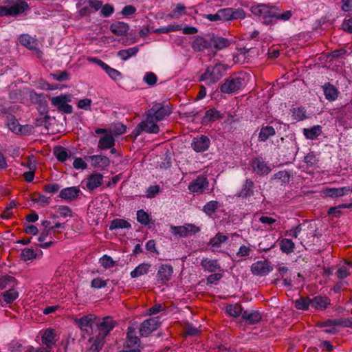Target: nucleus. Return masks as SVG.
Masks as SVG:
<instances>
[{
  "instance_id": "obj_10",
  "label": "nucleus",
  "mask_w": 352,
  "mask_h": 352,
  "mask_svg": "<svg viewBox=\"0 0 352 352\" xmlns=\"http://www.w3.org/2000/svg\"><path fill=\"white\" fill-rule=\"evenodd\" d=\"M161 323V317H153L144 320L140 329V333L142 336H147L151 332L157 329Z\"/></svg>"
},
{
  "instance_id": "obj_52",
  "label": "nucleus",
  "mask_w": 352,
  "mask_h": 352,
  "mask_svg": "<svg viewBox=\"0 0 352 352\" xmlns=\"http://www.w3.org/2000/svg\"><path fill=\"white\" fill-rule=\"evenodd\" d=\"M103 340L101 338H96L86 352H98L103 345Z\"/></svg>"
},
{
  "instance_id": "obj_14",
  "label": "nucleus",
  "mask_w": 352,
  "mask_h": 352,
  "mask_svg": "<svg viewBox=\"0 0 352 352\" xmlns=\"http://www.w3.org/2000/svg\"><path fill=\"white\" fill-rule=\"evenodd\" d=\"M330 305V299L327 296H316L311 298V311H322Z\"/></svg>"
},
{
  "instance_id": "obj_24",
  "label": "nucleus",
  "mask_w": 352,
  "mask_h": 352,
  "mask_svg": "<svg viewBox=\"0 0 352 352\" xmlns=\"http://www.w3.org/2000/svg\"><path fill=\"white\" fill-rule=\"evenodd\" d=\"M115 144V139L111 133H108L102 136L98 142V148L101 150L111 148Z\"/></svg>"
},
{
  "instance_id": "obj_27",
  "label": "nucleus",
  "mask_w": 352,
  "mask_h": 352,
  "mask_svg": "<svg viewBox=\"0 0 352 352\" xmlns=\"http://www.w3.org/2000/svg\"><path fill=\"white\" fill-rule=\"evenodd\" d=\"M252 167L254 171L260 175L268 174L270 171V168L260 158H256L253 161Z\"/></svg>"
},
{
  "instance_id": "obj_21",
  "label": "nucleus",
  "mask_w": 352,
  "mask_h": 352,
  "mask_svg": "<svg viewBox=\"0 0 352 352\" xmlns=\"http://www.w3.org/2000/svg\"><path fill=\"white\" fill-rule=\"evenodd\" d=\"M173 269L170 265L163 264L160 266L157 273V280L162 283L168 281L173 275Z\"/></svg>"
},
{
  "instance_id": "obj_39",
  "label": "nucleus",
  "mask_w": 352,
  "mask_h": 352,
  "mask_svg": "<svg viewBox=\"0 0 352 352\" xmlns=\"http://www.w3.org/2000/svg\"><path fill=\"white\" fill-rule=\"evenodd\" d=\"M38 253L33 248H24L21 250V258L24 261H29L36 258Z\"/></svg>"
},
{
  "instance_id": "obj_3",
  "label": "nucleus",
  "mask_w": 352,
  "mask_h": 352,
  "mask_svg": "<svg viewBox=\"0 0 352 352\" xmlns=\"http://www.w3.org/2000/svg\"><path fill=\"white\" fill-rule=\"evenodd\" d=\"M251 11L254 15L261 17L264 20V23L269 24L275 19L278 8L274 6L260 4L252 6Z\"/></svg>"
},
{
  "instance_id": "obj_1",
  "label": "nucleus",
  "mask_w": 352,
  "mask_h": 352,
  "mask_svg": "<svg viewBox=\"0 0 352 352\" xmlns=\"http://www.w3.org/2000/svg\"><path fill=\"white\" fill-rule=\"evenodd\" d=\"M248 76L246 74H238L230 76L220 87L224 94H234L241 90L248 83Z\"/></svg>"
},
{
  "instance_id": "obj_42",
  "label": "nucleus",
  "mask_w": 352,
  "mask_h": 352,
  "mask_svg": "<svg viewBox=\"0 0 352 352\" xmlns=\"http://www.w3.org/2000/svg\"><path fill=\"white\" fill-rule=\"evenodd\" d=\"M207 47V41L201 36L196 37L192 44V47L193 48L194 50L196 51H202Z\"/></svg>"
},
{
  "instance_id": "obj_36",
  "label": "nucleus",
  "mask_w": 352,
  "mask_h": 352,
  "mask_svg": "<svg viewBox=\"0 0 352 352\" xmlns=\"http://www.w3.org/2000/svg\"><path fill=\"white\" fill-rule=\"evenodd\" d=\"M254 183L250 179H247L243 188L237 193L239 197H247L252 194Z\"/></svg>"
},
{
  "instance_id": "obj_59",
  "label": "nucleus",
  "mask_w": 352,
  "mask_h": 352,
  "mask_svg": "<svg viewBox=\"0 0 352 352\" xmlns=\"http://www.w3.org/2000/svg\"><path fill=\"white\" fill-rule=\"evenodd\" d=\"M107 285V281L101 278H96L91 283V287L94 289H101Z\"/></svg>"
},
{
  "instance_id": "obj_2",
  "label": "nucleus",
  "mask_w": 352,
  "mask_h": 352,
  "mask_svg": "<svg viewBox=\"0 0 352 352\" xmlns=\"http://www.w3.org/2000/svg\"><path fill=\"white\" fill-rule=\"evenodd\" d=\"M226 71V67L221 63L208 67L206 72L200 76V80L210 85L218 82Z\"/></svg>"
},
{
  "instance_id": "obj_64",
  "label": "nucleus",
  "mask_w": 352,
  "mask_h": 352,
  "mask_svg": "<svg viewBox=\"0 0 352 352\" xmlns=\"http://www.w3.org/2000/svg\"><path fill=\"white\" fill-rule=\"evenodd\" d=\"M91 100L89 98H85L80 100L78 102V107L80 109H84V110H89L90 109L91 104Z\"/></svg>"
},
{
  "instance_id": "obj_33",
  "label": "nucleus",
  "mask_w": 352,
  "mask_h": 352,
  "mask_svg": "<svg viewBox=\"0 0 352 352\" xmlns=\"http://www.w3.org/2000/svg\"><path fill=\"white\" fill-rule=\"evenodd\" d=\"M201 265L205 270L210 272H216L220 269V266L217 260L204 258L201 260Z\"/></svg>"
},
{
  "instance_id": "obj_20",
  "label": "nucleus",
  "mask_w": 352,
  "mask_h": 352,
  "mask_svg": "<svg viewBox=\"0 0 352 352\" xmlns=\"http://www.w3.org/2000/svg\"><path fill=\"white\" fill-rule=\"evenodd\" d=\"M95 319V316L89 314L80 318L75 319V322L78 325L81 330L89 332L92 330Z\"/></svg>"
},
{
  "instance_id": "obj_26",
  "label": "nucleus",
  "mask_w": 352,
  "mask_h": 352,
  "mask_svg": "<svg viewBox=\"0 0 352 352\" xmlns=\"http://www.w3.org/2000/svg\"><path fill=\"white\" fill-rule=\"evenodd\" d=\"M129 26L122 21H117L110 25V30L116 35L123 36L127 33Z\"/></svg>"
},
{
  "instance_id": "obj_30",
  "label": "nucleus",
  "mask_w": 352,
  "mask_h": 352,
  "mask_svg": "<svg viewBox=\"0 0 352 352\" xmlns=\"http://www.w3.org/2000/svg\"><path fill=\"white\" fill-rule=\"evenodd\" d=\"M322 133V127L320 125H315L310 128L303 129V135L307 139L315 140Z\"/></svg>"
},
{
  "instance_id": "obj_22",
  "label": "nucleus",
  "mask_w": 352,
  "mask_h": 352,
  "mask_svg": "<svg viewBox=\"0 0 352 352\" xmlns=\"http://www.w3.org/2000/svg\"><path fill=\"white\" fill-rule=\"evenodd\" d=\"M32 103L38 104V110L43 114L47 112V105L45 96L43 94L32 91L30 95Z\"/></svg>"
},
{
  "instance_id": "obj_7",
  "label": "nucleus",
  "mask_w": 352,
  "mask_h": 352,
  "mask_svg": "<svg viewBox=\"0 0 352 352\" xmlns=\"http://www.w3.org/2000/svg\"><path fill=\"white\" fill-rule=\"evenodd\" d=\"M87 60L100 66L107 73L109 77L114 81L120 80L123 78L122 74L118 70L111 67L107 63L96 57H89Z\"/></svg>"
},
{
  "instance_id": "obj_28",
  "label": "nucleus",
  "mask_w": 352,
  "mask_h": 352,
  "mask_svg": "<svg viewBox=\"0 0 352 352\" xmlns=\"http://www.w3.org/2000/svg\"><path fill=\"white\" fill-rule=\"evenodd\" d=\"M242 318L246 323L254 324L261 320V316L256 311H245L242 314Z\"/></svg>"
},
{
  "instance_id": "obj_62",
  "label": "nucleus",
  "mask_w": 352,
  "mask_h": 352,
  "mask_svg": "<svg viewBox=\"0 0 352 352\" xmlns=\"http://www.w3.org/2000/svg\"><path fill=\"white\" fill-rule=\"evenodd\" d=\"M135 12H136V8L133 6L129 5V6H124L122 8L121 13L124 16L128 17V16L135 14Z\"/></svg>"
},
{
  "instance_id": "obj_32",
  "label": "nucleus",
  "mask_w": 352,
  "mask_h": 352,
  "mask_svg": "<svg viewBox=\"0 0 352 352\" xmlns=\"http://www.w3.org/2000/svg\"><path fill=\"white\" fill-rule=\"evenodd\" d=\"M228 240V236L221 234H216L210 241V248L213 252L218 251L221 244Z\"/></svg>"
},
{
  "instance_id": "obj_54",
  "label": "nucleus",
  "mask_w": 352,
  "mask_h": 352,
  "mask_svg": "<svg viewBox=\"0 0 352 352\" xmlns=\"http://www.w3.org/2000/svg\"><path fill=\"white\" fill-rule=\"evenodd\" d=\"M252 249L250 245H242L240 246L239 250L236 252V256L239 257H245L250 255L252 252Z\"/></svg>"
},
{
  "instance_id": "obj_48",
  "label": "nucleus",
  "mask_w": 352,
  "mask_h": 352,
  "mask_svg": "<svg viewBox=\"0 0 352 352\" xmlns=\"http://www.w3.org/2000/svg\"><path fill=\"white\" fill-rule=\"evenodd\" d=\"M219 206L217 201H210L208 202L203 208V211L208 216H211L216 209Z\"/></svg>"
},
{
  "instance_id": "obj_43",
  "label": "nucleus",
  "mask_w": 352,
  "mask_h": 352,
  "mask_svg": "<svg viewBox=\"0 0 352 352\" xmlns=\"http://www.w3.org/2000/svg\"><path fill=\"white\" fill-rule=\"evenodd\" d=\"M221 118L220 112L214 109H210L206 111L204 117V122H214Z\"/></svg>"
},
{
  "instance_id": "obj_41",
  "label": "nucleus",
  "mask_w": 352,
  "mask_h": 352,
  "mask_svg": "<svg viewBox=\"0 0 352 352\" xmlns=\"http://www.w3.org/2000/svg\"><path fill=\"white\" fill-rule=\"evenodd\" d=\"M129 228H131V224L126 221L121 219H116L113 220L109 225L110 230Z\"/></svg>"
},
{
  "instance_id": "obj_50",
  "label": "nucleus",
  "mask_w": 352,
  "mask_h": 352,
  "mask_svg": "<svg viewBox=\"0 0 352 352\" xmlns=\"http://www.w3.org/2000/svg\"><path fill=\"white\" fill-rule=\"evenodd\" d=\"M50 233L51 232L49 230H44L41 233L40 236L38 238V241L41 243L39 247L42 248H47L53 244V241H52L49 242L43 243Z\"/></svg>"
},
{
  "instance_id": "obj_58",
  "label": "nucleus",
  "mask_w": 352,
  "mask_h": 352,
  "mask_svg": "<svg viewBox=\"0 0 352 352\" xmlns=\"http://www.w3.org/2000/svg\"><path fill=\"white\" fill-rule=\"evenodd\" d=\"M73 166L74 168L77 170H84L87 167V164L85 161L80 157H76L74 159Z\"/></svg>"
},
{
  "instance_id": "obj_46",
  "label": "nucleus",
  "mask_w": 352,
  "mask_h": 352,
  "mask_svg": "<svg viewBox=\"0 0 352 352\" xmlns=\"http://www.w3.org/2000/svg\"><path fill=\"white\" fill-rule=\"evenodd\" d=\"M54 154L57 160L61 162H65L70 157L67 149L61 146L54 150Z\"/></svg>"
},
{
  "instance_id": "obj_12",
  "label": "nucleus",
  "mask_w": 352,
  "mask_h": 352,
  "mask_svg": "<svg viewBox=\"0 0 352 352\" xmlns=\"http://www.w3.org/2000/svg\"><path fill=\"white\" fill-rule=\"evenodd\" d=\"M272 270V267L266 261H258L251 266L252 272L256 276H263L267 275Z\"/></svg>"
},
{
  "instance_id": "obj_34",
  "label": "nucleus",
  "mask_w": 352,
  "mask_h": 352,
  "mask_svg": "<svg viewBox=\"0 0 352 352\" xmlns=\"http://www.w3.org/2000/svg\"><path fill=\"white\" fill-rule=\"evenodd\" d=\"M19 42L28 49L32 50L36 46V41L28 34H22L19 37Z\"/></svg>"
},
{
  "instance_id": "obj_38",
  "label": "nucleus",
  "mask_w": 352,
  "mask_h": 352,
  "mask_svg": "<svg viewBox=\"0 0 352 352\" xmlns=\"http://www.w3.org/2000/svg\"><path fill=\"white\" fill-rule=\"evenodd\" d=\"M19 296L18 292L14 289H10L2 294V299L6 304L14 302Z\"/></svg>"
},
{
  "instance_id": "obj_37",
  "label": "nucleus",
  "mask_w": 352,
  "mask_h": 352,
  "mask_svg": "<svg viewBox=\"0 0 352 352\" xmlns=\"http://www.w3.org/2000/svg\"><path fill=\"white\" fill-rule=\"evenodd\" d=\"M295 307L300 310H311V298L301 297L295 301Z\"/></svg>"
},
{
  "instance_id": "obj_57",
  "label": "nucleus",
  "mask_w": 352,
  "mask_h": 352,
  "mask_svg": "<svg viewBox=\"0 0 352 352\" xmlns=\"http://www.w3.org/2000/svg\"><path fill=\"white\" fill-rule=\"evenodd\" d=\"M160 188L158 185L150 186L146 191L147 198H153L160 192Z\"/></svg>"
},
{
  "instance_id": "obj_4",
  "label": "nucleus",
  "mask_w": 352,
  "mask_h": 352,
  "mask_svg": "<svg viewBox=\"0 0 352 352\" xmlns=\"http://www.w3.org/2000/svg\"><path fill=\"white\" fill-rule=\"evenodd\" d=\"M157 122L151 116V114L146 113V118L135 127L133 133L135 136L140 135L143 131L148 133H157L160 131Z\"/></svg>"
},
{
  "instance_id": "obj_5",
  "label": "nucleus",
  "mask_w": 352,
  "mask_h": 352,
  "mask_svg": "<svg viewBox=\"0 0 352 352\" xmlns=\"http://www.w3.org/2000/svg\"><path fill=\"white\" fill-rule=\"evenodd\" d=\"M5 3L8 16H17L29 8V6L25 0H7Z\"/></svg>"
},
{
  "instance_id": "obj_35",
  "label": "nucleus",
  "mask_w": 352,
  "mask_h": 352,
  "mask_svg": "<svg viewBox=\"0 0 352 352\" xmlns=\"http://www.w3.org/2000/svg\"><path fill=\"white\" fill-rule=\"evenodd\" d=\"M275 135V129L270 126H263L258 135L261 142H265L269 138Z\"/></svg>"
},
{
  "instance_id": "obj_55",
  "label": "nucleus",
  "mask_w": 352,
  "mask_h": 352,
  "mask_svg": "<svg viewBox=\"0 0 352 352\" xmlns=\"http://www.w3.org/2000/svg\"><path fill=\"white\" fill-rule=\"evenodd\" d=\"M100 265L104 268H110L114 266L115 262L112 258L107 255H104L100 258Z\"/></svg>"
},
{
  "instance_id": "obj_17",
  "label": "nucleus",
  "mask_w": 352,
  "mask_h": 352,
  "mask_svg": "<svg viewBox=\"0 0 352 352\" xmlns=\"http://www.w3.org/2000/svg\"><path fill=\"white\" fill-rule=\"evenodd\" d=\"M86 160L91 163V165L95 168H105L110 164L109 159L104 155H94L87 156Z\"/></svg>"
},
{
  "instance_id": "obj_6",
  "label": "nucleus",
  "mask_w": 352,
  "mask_h": 352,
  "mask_svg": "<svg viewBox=\"0 0 352 352\" xmlns=\"http://www.w3.org/2000/svg\"><path fill=\"white\" fill-rule=\"evenodd\" d=\"M51 103L56 107L57 109L65 113H71L73 111L72 105L69 102L72 101V96L70 94H61L54 96L50 99Z\"/></svg>"
},
{
  "instance_id": "obj_16",
  "label": "nucleus",
  "mask_w": 352,
  "mask_h": 352,
  "mask_svg": "<svg viewBox=\"0 0 352 352\" xmlns=\"http://www.w3.org/2000/svg\"><path fill=\"white\" fill-rule=\"evenodd\" d=\"M114 327V321L110 317H105L98 324L99 338L104 339Z\"/></svg>"
},
{
  "instance_id": "obj_40",
  "label": "nucleus",
  "mask_w": 352,
  "mask_h": 352,
  "mask_svg": "<svg viewBox=\"0 0 352 352\" xmlns=\"http://www.w3.org/2000/svg\"><path fill=\"white\" fill-rule=\"evenodd\" d=\"M226 313L232 317H237L242 315L243 309L239 304L229 305L226 307Z\"/></svg>"
},
{
  "instance_id": "obj_25",
  "label": "nucleus",
  "mask_w": 352,
  "mask_h": 352,
  "mask_svg": "<svg viewBox=\"0 0 352 352\" xmlns=\"http://www.w3.org/2000/svg\"><path fill=\"white\" fill-rule=\"evenodd\" d=\"M56 335L55 334L54 329L50 328L47 329L46 330L44 331L42 335V342L47 347H52L56 343Z\"/></svg>"
},
{
  "instance_id": "obj_18",
  "label": "nucleus",
  "mask_w": 352,
  "mask_h": 352,
  "mask_svg": "<svg viewBox=\"0 0 352 352\" xmlns=\"http://www.w3.org/2000/svg\"><path fill=\"white\" fill-rule=\"evenodd\" d=\"M81 193L78 186L67 187L60 191L59 197L63 200L70 201L76 199Z\"/></svg>"
},
{
  "instance_id": "obj_47",
  "label": "nucleus",
  "mask_w": 352,
  "mask_h": 352,
  "mask_svg": "<svg viewBox=\"0 0 352 352\" xmlns=\"http://www.w3.org/2000/svg\"><path fill=\"white\" fill-rule=\"evenodd\" d=\"M280 249L283 252L288 254L294 251V243L289 239H283L280 243Z\"/></svg>"
},
{
  "instance_id": "obj_60",
  "label": "nucleus",
  "mask_w": 352,
  "mask_h": 352,
  "mask_svg": "<svg viewBox=\"0 0 352 352\" xmlns=\"http://www.w3.org/2000/svg\"><path fill=\"white\" fill-rule=\"evenodd\" d=\"M33 201L41 206H45L50 204V198L44 195H39L36 198L34 199Z\"/></svg>"
},
{
  "instance_id": "obj_19",
  "label": "nucleus",
  "mask_w": 352,
  "mask_h": 352,
  "mask_svg": "<svg viewBox=\"0 0 352 352\" xmlns=\"http://www.w3.org/2000/svg\"><path fill=\"white\" fill-rule=\"evenodd\" d=\"M352 192L349 186L340 188H327L323 190V194L329 197L335 198L347 195Z\"/></svg>"
},
{
  "instance_id": "obj_23",
  "label": "nucleus",
  "mask_w": 352,
  "mask_h": 352,
  "mask_svg": "<svg viewBox=\"0 0 352 352\" xmlns=\"http://www.w3.org/2000/svg\"><path fill=\"white\" fill-rule=\"evenodd\" d=\"M322 89H323V92H324L325 98L328 101H330V102L335 101L338 98V95H339V91H338V89L332 84H331L329 82L325 83L322 86Z\"/></svg>"
},
{
  "instance_id": "obj_51",
  "label": "nucleus",
  "mask_w": 352,
  "mask_h": 352,
  "mask_svg": "<svg viewBox=\"0 0 352 352\" xmlns=\"http://www.w3.org/2000/svg\"><path fill=\"white\" fill-rule=\"evenodd\" d=\"M185 6L182 4H177L175 8L169 14L171 19H179L185 12Z\"/></svg>"
},
{
  "instance_id": "obj_9",
  "label": "nucleus",
  "mask_w": 352,
  "mask_h": 352,
  "mask_svg": "<svg viewBox=\"0 0 352 352\" xmlns=\"http://www.w3.org/2000/svg\"><path fill=\"white\" fill-rule=\"evenodd\" d=\"M199 231V228L191 223H187L184 226L170 227L171 233L179 237H186L191 234H195Z\"/></svg>"
},
{
  "instance_id": "obj_53",
  "label": "nucleus",
  "mask_w": 352,
  "mask_h": 352,
  "mask_svg": "<svg viewBox=\"0 0 352 352\" xmlns=\"http://www.w3.org/2000/svg\"><path fill=\"white\" fill-rule=\"evenodd\" d=\"M143 80L148 85L153 86L156 84L157 78L154 73L146 72L143 78Z\"/></svg>"
},
{
  "instance_id": "obj_31",
  "label": "nucleus",
  "mask_w": 352,
  "mask_h": 352,
  "mask_svg": "<svg viewBox=\"0 0 352 352\" xmlns=\"http://www.w3.org/2000/svg\"><path fill=\"white\" fill-rule=\"evenodd\" d=\"M139 51V47L135 46L128 49L121 50L118 52V56L123 61L129 60L130 58L136 56Z\"/></svg>"
},
{
  "instance_id": "obj_44",
  "label": "nucleus",
  "mask_w": 352,
  "mask_h": 352,
  "mask_svg": "<svg viewBox=\"0 0 352 352\" xmlns=\"http://www.w3.org/2000/svg\"><path fill=\"white\" fill-rule=\"evenodd\" d=\"M292 118L296 121H301L307 118L306 110L303 107H297L292 109Z\"/></svg>"
},
{
  "instance_id": "obj_11",
  "label": "nucleus",
  "mask_w": 352,
  "mask_h": 352,
  "mask_svg": "<svg viewBox=\"0 0 352 352\" xmlns=\"http://www.w3.org/2000/svg\"><path fill=\"white\" fill-rule=\"evenodd\" d=\"M210 145V139L205 135H200L194 138L191 142L192 149L197 153H201L207 151Z\"/></svg>"
},
{
  "instance_id": "obj_63",
  "label": "nucleus",
  "mask_w": 352,
  "mask_h": 352,
  "mask_svg": "<svg viewBox=\"0 0 352 352\" xmlns=\"http://www.w3.org/2000/svg\"><path fill=\"white\" fill-rule=\"evenodd\" d=\"M305 162L310 166H313L317 163V159L314 153H309L305 156Z\"/></svg>"
},
{
  "instance_id": "obj_15",
  "label": "nucleus",
  "mask_w": 352,
  "mask_h": 352,
  "mask_svg": "<svg viewBox=\"0 0 352 352\" xmlns=\"http://www.w3.org/2000/svg\"><path fill=\"white\" fill-rule=\"evenodd\" d=\"M208 186V182L206 177L199 176L188 186V190L193 193H201Z\"/></svg>"
},
{
  "instance_id": "obj_29",
  "label": "nucleus",
  "mask_w": 352,
  "mask_h": 352,
  "mask_svg": "<svg viewBox=\"0 0 352 352\" xmlns=\"http://www.w3.org/2000/svg\"><path fill=\"white\" fill-rule=\"evenodd\" d=\"M151 265L147 263H142L138 265L133 271L131 272V277L133 278H138L145 275L150 271Z\"/></svg>"
},
{
  "instance_id": "obj_13",
  "label": "nucleus",
  "mask_w": 352,
  "mask_h": 352,
  "mask_svg": "<svg viewBox=\"0 0 352 352\" xmlns=\"http://www.w3.org/2000/svg\"><path fill=\"white\" fill-rule=\"evenodd\" d=\"M83 182L85 183L86 188L92 191L102 184L103 175L98 173H92Z\"/></svg>"
},
{
  "instance_id": "obj_45",
  "label": "nucleus",
  "mask_w": 352,
  "mask_h": 352,
  "mask_svg": "<svg viewBox=\"0 0 352 352\" xmlns=\"http://www.w3.org/2000/svg\"><path fill=\"white\" fill-rule=\"evenodd\" d=\"M137 220L142 225L147 226L150 223L151 217L144 210H139L137 211Z\"/></svg>"
},
{
  "instance_id": "obj_61",
  "label": "nucleus",
  "mask_w": 352,
  "mask_h": 352,
  "mask_svg": "<svg viewBox=\"0 0 352 352\" xmlns=\"http://www.w3.org/2000/svg\"><path fill=\"white\" fill-rule=\"evenodd\" d=\"M60 186L59 184L53 183V184H50L48 185L45 186L44 190L47 193L54 194V193L57 192L60 190Z\"/></svg>"
},
{
  "instance_id": "obj_49",
  "label": "nucleus",
  "mask_w": 352,
  "mask_h": 352,
  "mask_svg": "<svg viewBox=\"0 0 352 352\" xmlns=\"http://www.w3.org/2000/svg\"><path fill=\"white\" fill-rule=\"evenodd\" d=\"M7 125L12 132L15 133H22V126L14 118H11L8 120Z\"/></svg>"
},
{
  "instance_id": "obj_8",
  "label": "nucleus",
  "mask_w": 352,
  "mask_h": 352,
  "mask_svg": "<svg viewBox=\"0 0 352 352\" xmlns=\"http://www.w3.org/2000/svg\"><path fill=\"white\" fill-rule=\"evenodd\" d=\"M147 113L151 114V116L157 122L168 117L170 114L171 111L168 105L157 103L155 104Z\"/></svg>"
},
{
  "instance_id": "obj_56",
  "label": "nucleus",
  "mask_w": 352,
  "mask_h": 352,
  "mask_svg": "<svg viewBox=\"0 0 352 352\" xmlns=\"http://www.w3.org/2000/svg\"><path fill=\"white\" fill-rule=\"evenodd\" d=\"M221 21H229L232 20V8H224L219 10Z\"/></svg>"
}]
</instances>
